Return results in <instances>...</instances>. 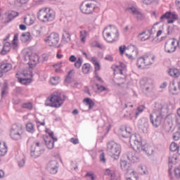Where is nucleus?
Instances as JSON below:
<instances>
[{"label":"nucleus","mask_w":180,"mask_h":180,"mask_svg":"<svg viewBox=\"0 0 180 180\" xmlns=\"http://www.w3.org/2000/svg\"><path fill=\"white\" fill-rule=\"evenodd\" d=\"M103 36L108 43H113L119 40V30L115 26L110 25L105 27L103 31Z\"/></svg>","instance_id":"obj_1"},{"label":"nucleus","mask_w":180,"mask_h":180,"mask_svg":"<svg viewBox=\"0 0 180 180\" xmlns=\"http://www.w3.org/2000/svg\"><path fill=\"white\" fill-rule=\"evenodd\" d=\"M65 101V96L61 93H53L51 97H49L45 101V106L51 108H60Z\"/></svg>","instance_id":"obj_2"},{"label":"nucleus","mask_w":180,"mask_h":180,"mask_svg":"<svg viewBox=\"0 0 180 180\" xmlns=\"http://www.w3.org/2000/svg\"><path fill=\"white\" fill-rule=\"evenodd\" d=\"M157 108H155L154 112L150 115V122L153 126L156 128L161 125L162 117L164 116L162 114V109H164V106L161 104H158Z\"/></svg>","instance_id":"obj_3"},{"label":"nucleus","mask_w":180,"mask_h":180,"mask_svg":"<svg viewBox=\"0 0 180 180\" xmlns=\"http://www.w3.org/2000/svg\"><path fill=\"white\" fill-rule=\"evenodd\" d=\"M107 153L114 160H119L120 153H122V147L115 141L109 142L107 144Z\"/></svg>","instance_id":"obj_4"},{"label":"nucleus","mask_w":180,"mask_h":180,"mask_svg":"<svg viewBox=\"0 0 180 180\" xmlns=\"http://www.w3.org/2000/svg\"><path fill=\"white\" fill-rule=\"evenodd\" d=\"M38 19L41 20V22H51L54 20L56 18V14L53 10L45 8H41L38 12Z\"/></svg>","instance_id":"obj_5"},{"label":"nucleus","mask_w":180,"mask_h":180,"mask_svg":"<svg viewBox=\"0 0 180 180\" xmlns=\"http://www.w3.org/2000/svg\"><path fill=\"white\" fill-rule=\"evenodd\" d=\"M154 61H155V56L144 55L138 59L137 67L141 70H144L146 67L153 65Z\"/></svg>","instance_id":"obj_6"},{"label":"nucleus","mask_w":180,"mask_h":180,"mask_svg":"<svg viewBox=\"0 0 180 180\" xmlns=\"http://www.w3.org/2000/svg\"><path fill=\"white\" fill-rule=\"evenodd\" d=\"M23 135V125L15 123L11 126L10 136L12 140H20Z\"/></svg>","instance_id":"obj_7"},{"label":"nucleus","mask_w":180,"mask_h":180,"mask_svg":"<svg viewBox=\"0 0 180 180\" xmlns=\"http://www.w3.org/2000/svg\"><path fill=\"white\" fill-rule=\"evenodd\" d=\"M129 143L136 153H141V150H144V146L141 143V138L139 134L131 135L129 139Z\"/></svg>","instance_id":"obj_8"},{"label":"nucleus","mask_w":180,"mask_h":180,"mask_svg":"<svg viewBox=\"0 0 180 180\" xmlns=\"http://www.w3.org/2000/svg\"><path fill=\"white\" fill-rule=\"evenodd\" d=\"M96 6L94 4V1H83L80 6V11L82 13L89 15L95 11Z\"/></svg>","instance_id":"obj_9"},{"label":"nucleus","mask_w":180,"mask_h":180,"mask_svg":"<svg viewBox=\"0 0 180 180\" xmlns=\"http://www.w3.org/2000/svg\"><path fill=\"white\" fill-rule=\"evenodd\" d=\"M43 151H44V144L41 142H36L34 147L31 149L30 155L33 158H37V157H40Z\"/></svg>","instance_id":"obj_10"},{"label":"nucleus","mask_w":180,"mask_h":180,"mask_svg":"<svg viewBox=\"0 0 180 180\" xmlns=\"http://www.w3.org/2000/svg\"><path fill=\"white\" fill-rule=\"evenodd\" d=\"M176 39L172 38L166 40L165 43V53H168L169 54L175 53V51H176Z\"/></svg>","instance_id":"obj_11"},{"label":"nucleus","mask_w":180,"mask_h":180,"mask_svg":"<svg viewBox=\"0 0 180 180\" xmlns=\"http://www.w3.org/2000/svg\"><path fill=\"white\" fill-rule=\"evenodd\" d=\"M44 41L51 47L57 46L60 41V36L56 32H52L45 38Z\"/></svg>","instance_id":"obj_12"},{"label":"nucleus","mask_w":180,"mask_h":180,"mask_svg":"<svg viewBox=\"0 0 180 180\" xmlns=\"http://www.w3.org/2000/svg\"><path fill=\"white\" fill-rule=\"evenodd\" d=\"M49 136H44V140L45 144L49 150H53L54 148V141H57V137H54V133L49 132Z\"/></svg>","instance_id":"obj_13"},{"label":"nucleus","mask_w":180,"mask_h":180,"mask_svg":"<svg viewBox=\"0 0 180 180\" xmlns=\"http://www.w3.org/2000/svg\"><path fill=\"white\" fill-rule=\"evenodd\" d=\"M178 19V15L171 11H167L160 17V22H165L167 23H172L174 20Z\"/></svg>","instance_id":"obj_14"},{"label":"nucleus","mask_w":180,"mask_h":180,"mask_svg":"<svg viewBox=\"0 0 180 180\" xmlns=\"http://www.w3.org/2000/svg\"><path fill=\"white\" fill-rule=\"evenodd\" d=\"M137 54H139V51L134 45H130L126 49L125 56L129 60H134V57H137Z\"/></svg>","instance_id":"obj_15"},{"label":"nucleus","mask_w":180,"mask_h":180,"mask_svg":"<svg viewBox=\"0 0 180 180\" xmlns=\"http://www.w3.org/2000/svg\"><path fill=\"white\" fill-rule=\"evenodd\" d=\"M19 14L18 12L11 11H7L5 13L4 15L2 18L1 22L2 23H9L16 18Z\"/></svg>","instance_id":"obj_16"},{"label":"nucleus","mask_w":180,"mask_h":180,"mask_svg":"<svg viewBox=\"0 0 180 180\" xmlns=\"http://www.w3.org/2000/svg\"><path fill=\"white\" fill-rule=\"evenodd\" d=\"M46 169L49 174H57L58 171V162L57 160H51L46 165Z\"/></svg>","instance_id":"obj_17"},{"label":"nucleus","mask_w":180,"mask_h":180,"mask_svg":"<svg viewBox=\"0 0 180 180\" xmlns=\"http://www.w3.org/2000/svg\"><path fill=\"white\" fill-rule=\"evenodd\" d=\"M155 33V27H153L151 31H143L138 35V39L141 41H146L150 39V34H154Z\"/></svg>","instance_id":"obj_18"},{"label":"nucleus","mask_w":180,"mask_h":180,"mask_svg":"<svg viewBox=\"0 0 180 180\" xmlns=\"http://www.w3.org/2000/svg\"><path fill=\"white\" fill-rule=\"evenodd\" d=\"M139 129L142 131H147L148 129V120L147 118H142L138 122Z\"/></svg>","instance_id":"obj_19"},{"label":"nucleus","mask_w":180,"mask_h":180,"mask_svg":"<svg viewBox=\"0 0 180 180\" xmlns=\"http://www.w3.org/2000/svg\"><path fill=\"white\" fill-rule=\"evenodd\" d=\"M176 155H170L169 157V175H172V164H176Z\"/></svg>","instance_id":"obj_20"},{"label":"nucleus","mask_w":180,"mask_h":180,"mask_svg":"<svg viewBox=\"0 0 180 180\" xmlns=\"http://www.w3.org/2000/svg\"><path fill=\"white\" fill-rule=\"evenodd\" d=\"M40 57H39L37 54H32L30 58V62L28 65H30V68H33L37 63H39V60Z\"/></svg>","instance_id":"obj_21"},{"label":"nucleus","mask_w":180,"mask_h":180,"mask_svg":"<svg viewBox=\"0 0 180 180\" xmlns=\"http://www.w3.org/2000/svg\"><path fill=\"white\" fill-rule=\"evenodd\" d=\"M141 85L145 91H148L153 86V80L151 79H143L141 81Z\"/></svg>","instance_id":"obj_22"},{"label":"nucleus","mask_w":180,"mask_h":180,"mask_svg":"<svg viewBox=\"0 0 180 180\" xmlns=\"http://www.w3.org/2000/svg\"><path fill=\"white\" fill-rule=\"evenodd\" d=\"M128 11H131L132 15L138 20H141V19H143V14L141 13V12L139 11V10H137V8H136L135 7H129L128 8Z\"/></svg>","instance_id":"obj_23"},{"label":"nucleus","mask_w":180,"mask_h":180,"mask_svg":"<svg viewBox=\"0 0 180 180\" xmlns=\"http://www.w3.org/2000/svg\"><path fill=\"white\" fill-rule=\"evenodd\" d=\"M127 157L131 162H137L139 161V157L136 155V153H134V152H128L127 154Z\"/></svg>","instance_id":"obj_24"},{"label":"nucleus","mask_w":180,"mask_h":180,"mask_svg":"<svg viewBox=\"0 0 180 180\" xmlns=\"http://www.w3.org/2000/svg\"><path fill=\"white\" fill-rule=\"evenodd\" d=\"M120 167L122 169V171H125V172H129L130 169H131V167H130V163H128L126 160H121L120 162Z\"/></svg>","instance_id":"obj_25"},{"label":"nucleus","mask_w":180,"mask_h":180,"mask_svg":"<svg viewBox=\"0 0 180 180\" xmlns=\"http://www.w3.org/2000/svg\"><path fill=\"white\" fill-rule=\"evenodd\" d=\"M11 48H12V45H11V43L6 42L4 45L2 50L0 52L1 56H5L6 54H8V53L11 51Z\"/></svg>","instance_id":"obj_26"},{"label":"nucleus","mask_w":180,"mask_h":180,"mask_svg":"<svg viewBox=\"0 0 180 180\" xmlns=\"http://www.w3.org/2000/svg\"><path fill=\"white\" fill-rule=\"evenodd\" d=\"M0 69L2 72H8L12 70V64L11 63H1Z\"/></svg>","instance_id":"obj_27"},{"label":"nucleus","mask_w":180,"mask_h":180,"mask_svg":"<svg viewBox=\"0 0 180 180\" xmlns=\"http://www.w3.org/2000/svg\"><path fill=\"white\" fill-rule=\"evenodd\" d=\"M27 0H8L10 5H14L15 6H22L23 4H27Z\"/></svg>","instance_id":"obj_28"},{"label":"nucleus","mask_w":180,"mask_h":180,"mask_svg":"<svg viewBox=\"0 0 180 180\" xmlns=\"http://www.w3.org/2000/svg\"><path fill=\"white\" fill-rule=\"evenodd\" d=\"M20 40L22 43H27V41H29V40H30V32H23L20 36Z\"/></svg>","instance_id":"obj_29"},{"label":"nucleus","mask_w":180,"mask_h":180,"mask_svg":"<svg viewBox=\"0 0 180 180\" xmlns=\"http://www.w3.org/2000/svg\"><path fill=\"white\" fill-rule=\"evenodd\" d=\"M116 71H118L121 75H124V72H126V65L121 63L119 66L116 67Z\"/></svg>","instance_id":"obj_30"},{"label":"nucleus","mask_w":180,"mask_h":180,"mask_svg":"<svg viewBox=\"0 0 180 180\" xmlns=\"http://www.w3.org/2000/svg\"><path fill=\"white\" fill-rule=\"evenodd\" d=\"M91 61L95 67L94 72H98L97 71L101 70V65L99 64V61H98V59L95 57L91 58Z\"/></svg>","instance_id":"obj_31"},{"label":"nucleus","mask_w":180,"mask_h":180,"mask_svg":"<svg viewBox=\"0 0 180 180\" xmlns=\"http://www.w3.org/2000/svg\"><path fill=\"white\" fill-rule=\"evenodd\" d=\"M169 75L171 77H174L175 78H178L180 75L179 70L178 69H169L168 72Z\"/></svg>","instance_id":"obj_32"},{"label":"nucleus","mask_w":180,"mask_h":180,"mask_svg":"<svg viewBox=\"0 0 180 180\" xmlns=\"http://www.w3.org/2000/svg\"><path fill=\"white\" fill-rule=\"evenodd\" d=\"M63 40H65L66 43H70V41H71V35L70 34V32H68V31H63Z\"/></svg>","instance_id":"obj_33"},{"label":"nucleus","mask_w":180,"mask_h":180,"mask_svg":"<svg viewBox=\"0 0 180 180\" xmlns=\"http://www.w3.org/2000/svg\"><path fill=\"white\" fill-rule=\"evenodd\" d=\"M90 70H91V64H89V63H84L82 65V71L83 74H89Z\"/></svg>","instance_id":"obj_34"},{"label":"nucleus","mask_w":180,"mask_h":180,"mask_svg":"<svg viewBox=\"0 0 180 180\" xmlns=\"http://www.w3.org/2000/svg\"><path fill=\"white\" fill-rule=\"evenodd\" d=\"M26 129H27V131H28L29 133H34V131H36V129H34V124H33V123L32 122H28L26 124Z\"/></svg>","instance_id":"obj_35"},{"label":"nucleus","mask_w":180,"mask_h":180,"mask_svg":"<svg viewBox=\"0 0 180 180\" xmlns=\"http://www.w3.org/2000/svg\"><path fill=\"white\" fill-rule=\"evenodd\" d=\"M87 36H88V32L86 30L80 31L79 38L81 39L82 43H85V40Z\"/></svg>","instance_id":"obj_36"},{"label":"nucleus","mask_w":180,"mask_h":180,"mask_svg":"<svg viewBox=\"0 0 180 180\" xmlns=\"http://www.w3.org/2000/svg\"><path fill=\"white\" fill-rule=\"evenodd\" d=\"M18 37H19V34H15L14 35L13 43L11 44V46H12V49H13V50H16V49H18Z\"/></svg>","instance_id":"obj_37"},{"label":"nucleus","mask_w":180,"mask_h":180,"mask_svg":"<svg viewBox=\"0 0 180 180\" xmlns=\"http://www.w3.org/2000/svg\"><path fill=\"white\" fill-rule=\"evenodd\" d=\"M24 22L25 25L30 26V25H33L34 23V20L31 16L25 17L24 18Z\"/></svg>","instance_id":"obj_38"},{"label":"nucleus","mask_w":180,"mask_h":180,"mask_svg":"<svg viewBox=\"0 0 180 180\" xmlns=\"http://www.w3.org/2000/svg\"><path fill=\"white\" fill-rule=\"evenodd\" d=\"M18 82L22 84V85H27V84H30L32 82V79L30 78H18Z\"/></svg>","instance_id":"obj_39"},{"label":"nucleus","mask_w":180,"mask_h":180,"mask_svg":"<svg viewBox=\"0 0 180 180\" xmlns=\"http://www.w3.org/2000/svg\"><path fill=\"white\" fill-rule=\"evenodd\" d=\"M143 151V153H146V154H148V155H152V154L154 153V149L153 147H148L146 148L144 146V150H141V152Z\"/></svg>","instance_id":"obj_40"},{"label":"nucleus","mask_w":180,"mask_h":180,"mask_svg":"<svg viewBox=\"0 0 180 180\" xmlns=\"http://www.w3.org/2000/svg\"><path fill=\"white\" fill-rule=\"evenodd\" d=\"M84 102L89 105V109H92L95 106V103L89 98H84Z\"/></svg>","instance_id":"obj_41"},{"label":"nucleus","mask_w":180,"mask_h":180,"mask_svg":"<svg viewBox=\"0 0 180 180\" xmlns=\"http://www.w3.org/2000/svg\"><path fill=\"white\" fill-rule=\"evenodd\" d=\"M72 72H74V70H70L68 73V75L66 76V78L65 79V82H66V84H71L72 81V75H71V74H72Z\"/></svg>","instance_id":"obj_42"},{"label":"nucleus","mask_w":180,"mask_h":180,"mask_svg":"<svg viewBox=\"0 0 180 180\" xmlns=\"http://www.w3.org/2000/svg\"><path fill=\"white\" fill-rule=\"evenodd\" d=\"M131 133V129L126 128L124 132L122 134V136L124 137V139H127L130 137Z\"/></svg>","instance_id":"obj_43"},{"label":"nucleus","mask_w":180,"mask_h":180,"mask_svg":"<svg viewBox=\"0 0 180 180\" xmlns=\"http://www.w3.org/2000/svg\"><path fill=\"white\" fill-rule=\"evenodd\" d=\"M139 177L136 174V172L134 171H131L129 176L127 178V180H138Z\"/></svg>","instance_id":"obj_44"},{"label":"nucleus","mask_w":180,"mask_h":180,"mask_svg":"<svg viewBox=\"0 0 180 180\" xmlns=\"http://www.w3.org/2000/svg\"><path fill=\"white\" fill-rule=\"evenodd\" d=\"M8 153V147L6 145H4V148H0V157H4Z\"/></svg>","instance_id":"obj_45"},{"label":"nucleus","mask_w":180,"mask_h":180,"mask_svg":"<svg viewBox=\"0 0 180 180\" xmlns=\"http://www.w3.org/2000/svg\"><path fill=\"white\" fill-rule=\"evenodd\" d=\"M50 81L52 85H57L58 84L60 83V77H52L50 79Z\"/></svg>","instance_id":"obj_46"},{"label":"nucleus","mask_w":180,"mask_h":180,"mask_svg":"<svg viewBox=\"0 0 180 180\" xmlns=\"http://www.w3.org/2000/svg\"><path fill=\"white\" fill-rule=\"evenodd\" d=\"M22 108L24 109H28V110H32V109H33V105L32 103H25L22 104Z\"/></svg>","instance_id":"obj_47"},{"label":"nucleus","mask_w":180,"mask_h":180,"mask_svg":"<svg viewBox=\"0 0 180 180\" xmlns=\"http://www.w3.org/2000/svg\"><path fill=\"white\" fill-rule=\"evenodd\" d=\"M179 146H178V145L176 144V143L175 142H172L171 144H170V150L171 151H176L178 150V148Z\"/></svg>","instance_id":"obj_48"},{"label":"nucleus","mask_w":180,"mask_h":180,"mask_svg":"<svg viewBox=\"0 0 180 180\" xmlns=\"http://www.w3.org/2000/svg\"><path fill=\"white\" fill-rule=\"evenodd\" d=\"M82 65V59L81 58H78L77 60L75 63V67L76 68H81Z\"/></svg>","instance_id":"obj_49"},{"label":"nucleus","mask_w":180,"mask_h":180,"mask_svg":"<svg viewBox=\"0 0 180 180\" xmlns=\"http://www.w3.org/2000/svg\"><path fill=\"white\" fill-rule=\"evenodd\" d=\"M144 110V105H140L137 108L136 114H135V117H137L140 113H141Z\"/></svg>","instance_id":"obj_50"},{"label":"nucleus","mask_w":180,"mask_h":180,"mask_svg":"<svg viewBox=\"0 0 180 180\" xmlns=\"http://www.w3.org/2000/svg\"><path fill=\"white\" fill-rule=\"evenodd\" d=\"M180 139V132L176 131L173 134V139L175 140V141H178Z\"/></svg>","instance_id":"obj_51"},{"label":"nucleus","mask_w":180,"mask_h":180,"mask_svg":"<svg viewBox=\"0 0 180 180\" xmlns=\"http://www.w3.org/2000/svg\"><path fill=\"white\" fill-rule=\"evenodd\" d=\"M24 77H33V72L29 69L28 72L24 71L23 72Z\"/></svg>","instance_id":"obj_52"},{"label":"nucleus","mask_w":180,"mask_h":180,"mask_svg":"<svg viewBox=\"0 0 180 180\" xmlns=\"http://www.w3.org/2000/svg\"><path fill=\"white\" fill-rule=\"evenodd\" d=\"M101 162H103L105 164L106 162V158H105V153H101V154L99 156Z\"/></svg>","instance_id":"obj_53"},{"label":"nucleus","mask_w":180,"mask_h":180,"mask_svg":"<svg viewBox=\"0 0 180 180\" xmlns=\"http://www.w3.org/2000/svg\"><path fill=\"white\" fill-rule=\"evenodd\" d=\"M176 86H175V84L173 83L172 86H170L169 87V92L174 94L176 93Z\"/></svg>","instance_id":"obj_54"},{"label":"nucleus","mask_w":180,"mask_h":180,"mask_svg":"<svg viewBox=\"0 0 180 180\" xmlns=\"http://www.w3.org/2000/svg\"><path fill=\"white\" fill-rule=\"evenodd\" d=\"M174 175H175L176 178H177V179L180 178V169L179 168L174 169Z\"/></svg>","instance_id":"obj_55"},{"label":"nucleus","mask_w":180,"mask_h":180,"mask_svg":"<svg viewBox=\"0 0 180 180\" xmlns=\"http://www.w3.org/2000/svg\"><path fill=\"white\" fill-rule=\"evenodd\" d=\"M105 175H109L112 179L115 176V174L112 173V171L110 169H108L105 170Z\"/></svg>","instance_id":"obj_56"},{"label":"nucleus","mask_w":180,"mask_h":180,"mask_svg":"<svg viewBox=\"0 0 180 180\" xmlns=\"http://www.w3.org/2000/svg\"><path fill=\"white\" fill-rule=\"evenodd\" d=\"M120 53L122 56V54H124V51H126V46H121L119 48Z\"/></svg>","instance_id":"obj_57"},{"label":"nucleus","mask_w":180,"mask_h":180,"mask_svg":"<svg viewBox=\"0 0 180 180\" xmlns=\"http://www.w3.org/2000/svg\"><path fill=\"white\" fill-rule=\"evenodd\" d=\"M96 86L97 89H98V91H101V92L103 91H106V88H105V86H99V84H96Z\"/></svg>","instance_id":"obj_58"},{"label":"nucleus","mask_w":180,"mask_h":180,"mask_svg":"<svg viewBox=\"0 0 180 180\" xmlns=\"http://www.w3.org/2000/svg\"><path fill=\"white\" fill-rule=\"evenodd\" d=\"M69 61H70V63H75V61H77V57H75L74 55L70 56L69 58Z\"/></svg>","instance_id":"obj_59"},{"label":"nucleus","mask_w":180,"mask_h":180,"mask_svg":"<svg viewBox=\"0 0 180 180\" xmlns=\"http://www.w3.org/2000/svg\"><path fill=\"white\" fill-rule=\"evenodd\" d=\"M70 142L72 143V144H79V141L78 140V139H75V138L70 139Z\"/></svg>","instance_id":"obj_60"},{"label":"nucleus","mask_w":180,"mask_h":180,"mask_svg":"<svg viewBox=\"0 0 180 180\" xmlns=\"http://www.w3.org/2000/svg\"><path fill=\"white\" fill-rule=\"evenodd\" d=\"M105 60H106L107 61H113V56H112L111 55H107L105 58Z\"/></svg>","instance_id":"obj_61"},{"label":"nucleus","mask_w":180,"mask_h":180,"mask_svg":"<svg viewBox=\"0 0 180 180\" xmlns=\"http://www.w3.org/2000/svg\"><path fill=\"white\" fill-rule=\"evenodd\" d=\"M86 176L90 177V179L91 180H95V176H94V174L91 172H87Z\"/></svg>","instance_id":"obj_62"},{"label":"nucleus","mask_w":180,"mask_h":180,"mask_svg":"<svg viewBox=\"0 0 180 180\" xmlns=\"http://www.w3.org/2000/svg\"><path fill=\"white\" fill-rule=\"evenodd\" d=\"M25 159H22V160H20L18 162V166L20 167H25Z\"/></svg>","instance_id":"obj_63"},{"label":"nucleus","mask_w":180,"mask_h":180,"mask_svg":"<svg viewBox=\"0 0 180 180\" xmlns=\"http://www.w3.org/2000/svg\"><path fill=\"white\" fill-rule=\"evenodd\" d=\"M176 6L178 11H180V0H176Z\"/></svg>","instance_id":"obj_64"}]
</instances>
